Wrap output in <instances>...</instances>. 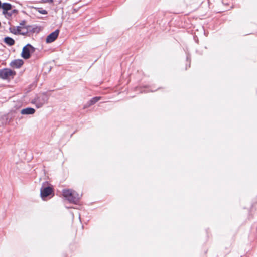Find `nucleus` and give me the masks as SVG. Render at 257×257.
<instances>
[{
	"mask_svg": "<svg viewBox=\"0 0 257 257\" xmlns=\"http://www.w3.org/2000/svg\"><path fill=\"white\" fill-rule=\"evenodd\" d=\"M21 27H13L10 28V31L11 33L15 35L20 34V29Z\"/></svg>",
	"mask_w": 257,
	"mask_h": 257,
	"instance_id": "obj_12",
	"label": "nucleus"
},
{
	"mask_svg": "<svg viewBox=\"0 0 257 257\" xmlns=\"http://www.w3.org/2000/svg\"><path fill=\"white\" fill-rule=\"evenodd\" d=\"M101 99V97H95L90 100L84 106V108H86L87 107L90 106L96 103L99 100Z\"/></svg>",
	"mask_w": 257,
	"mask_h": 257,
	"instance_id": "obj_10",
	"label": "nucleus"
},
{
	"mask_svg": "<svg viewBox=\"0 0 257 257\" xmlns=\"http://www.w3.org/2000/svg\"><path fill=\"white\" fill-rule=\"evenodd\" d=\"M53 192V188L51 187H45L43 185L40 189V196L43 200H45V198L51 195Z\"/></svg>",
	"mask_w": 257,
	"mask_h": 257,
	"instance_id": "obj_5",
	"label": "nucleus"
},
{
	"mask_svg": "<svg viewBox=\"0 0 257 257\" xmlns=\"http://www.w3.org/2000/svg\"><path fill=\"white\" fill-rule=\"evenodd\" d=\"M63 196L69 202L76 204L80 198V196L76 191L72 189H64Z\"/></svg>",
	"mask_w": 257,
	"mask_h": 257,
	"instance_id": "obj_1",
	"label": "nucleus"
},
{
	"mask_svg": "<svg viewBox=\"0 0 257 257\" xmlns=\"http://www.w3.org/2000/svg\"><path fill=\"white\" fill-rule=\"evenodd\" d=\"M12 6L11 4L8 3H4L2 4V7L1 8L3 9V14L4 15L7 14L9 16L12 15V13H9L8 11L11 10Z\"/></svg>",
	"mask_w": 257,
	"mask_h": 257,
	"instance_id": "obj_7",
	"label": "nucleus"
},
{
	"mask_svg": "<svg viewBox=\"0 0 257 257\" xmlns=\"http://www.w3.org/2000/svg\"><path fill=\"white\" fill-rule=\"evenodd\" d=\"M17 12V10H13V12H12V13L13 14V13H15Z\"/></svg>",
	"mask_w": 257,
	"mask_h": 257,
	"instance_id": "obj_16",
	"label": "nucleus"
},
{
	"mask_svg": "<svg viewBox=\"0 0 257 257\" xmlns=\"http://www.w3.org/2000/svg\"><path fill=\"white\" fill-rule=\"evenodd\" d=\"M16 75V72L8 68L0 70V78L3 79H10Z\"/></svg>",
	"mask_w": 257,
	"mask_h": 257,
	"instance_id": "obj_3",
	"label": "nucleus"
},
{
	"mask_svg": "<svg viewBox=\"0 0 257 257\" xmlns=\"http://www.w3.org/2000/svg\"><path fill=\"white\" fill-rule=\"evenodd\" d=\"M23 64V61L22 60L18 59L12 61L10 63L11 66L16 68H20Z\"/></svg>",
	"mask_w": 257,
	"mask_h": 257,
	"instance_id": "obj_8",
	"label": "nucleus"
},
{
	"mask_svg": "<svg viewBox=\"0 0 257 257\" xmlns=\"http://www.w3.org/2000/svg\"><path fill=\"white\" fill-rule=\"evenodd\" d=\"M35 112V109L31 107H27L21 110V113L23 115L33 114Z\"/></svg>",
	"mask_w": 257,
	"mask_h": 257,
	"instance_id": "obj_9",
	"label": "nucleus"
},
{
	"mask_svg": "<svg viewBox=\"0 0 257 257\" xmlns=\"http://www.w3.org/2000/svg\"><path fill=\"white\" fill-rule=\"evenodd\" d=\"M43 1L46 2H48L49 0H43Z\"/></svg>",
	"mask_w": 257,
	"mask_h": 257,
	"instance_id": "obj_17",
	"label": "nucleus"
},
{
	"mask_svg": "<svg viewBox=\"0 0 257 257\" xmlns=\"http://www.w3.org/2000/svg\"><path fill=\"white\" fill-rule=\"evenodd\" d=\"M25 24L26 21L25 20H23L20 23V25L17 27H26Z\"/></svg>",
	"mask_w": 257,
	"mask_h": 257,
	"instance_id": "obj_14",
	"label": "nucleus"
},
{
	"mask_svg": "<svg viewBox=\"0 0 257 257\" xmlns=\"http://www.w3.org/2000/svg\"><path fill=\"white\" fill-rule=\"evenodd\" d=\"M39 12L42 14H47V12L46 10H44V9H41V10H39Z\"/></svg>",
	"mask_w": 257,
	"mask_h": 257,
	"instance_id": "obj_15",
	"label": "nucleus"
},
{
	"mask_svg": "<svg viewBox=\"0 0 257 257\" xmlns=\"http://www.w3.org/2000/svg\"><path fill=\"white\" fill-rule=\"evenodd\" d=\"M48 100L47 96L44 94H40L37 96L34 99L32 100L31 103L35 104L37 108L41 107L45 104Z\"/></svg>",
	"mask_w": 257,
	"mask_h": 257,
	"instance_id": "obj_2",
	"label": "nucleus"
},
{
	"mask_svg": "<svg viewBox=\"0 0 257 257\" xmlns=\"http://www.w3.org/2000/svg\"><path fill=\"white\" fill-rule=\"evenodd\" d=\"M28 33V27H21L20 29V35H25Z\"/></svg>",
	"mask_w": 257,
	"mask_h": 257,
	"instance_id": "obj_13",
	"label": "nucleus"
},
{
	"mask_svg": "<svg viewBox=\"0 0 257 257\" xmlns=\"http://www.w3.org/2000/svg\"><path fill=\"white\" fill-rule=\"evenodd\" d=\"M4 42L10 46H12L15 44L14 40L9 37H6L4 38Z\"/></svg>",
	"mask_w": 257,
	"mask_h": 257,
	"instance_id": "obj_11",
	"label": "nucleus"
},
{
	"mask_svg": "<svg viewBox=\"0 0 257 257\" xmlns=\"http://www.w3.org/2000/svg\"><path fill=\"white\" fill-rule=\"evenodd\" d=\"M59 33V30L58 29L50 33L46 38V42L47 43H50L54 42L57 38Z\"/></svg>",
	"mask_w": 257,
	"mask_h": 257,
	"instance_id": "obj_6",
	"label": "nucleus"
},
{
	"mask_svg": "<svg viewBox=\"0 0 257 257\" xmlns=\"http://www.w3.org/2000/svg\"><path fill=\"white\" fill-rule=\"evenodd\" d=\"M35 50L34 47L28 44L23 47L21 56L23 58L27 59L30 57V53H33Z\"/></svg>",
	"mask_w": 257,
	"mask_h": 257,
	"instance_id": "obj_4",
	"label": "nucleus"
}]
</instances>
